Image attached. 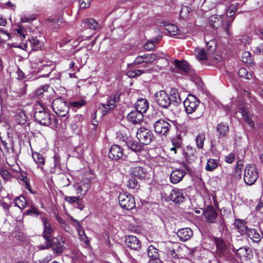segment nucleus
<instances>
[{"instance_id": "nucleus-1", "label": "nucleus", "mask_w": 263, "mask_h": 263, "mask_svg": "<svg viewBox=\"0 0 263 263\" xmlns=\"http://www.w3.org/2000/svg\"><path fill=\"white\" fill-rule=\"evenodd\" d=\"M258 176L259 173L255 164H249L245 166L243 180L247 184L251 185L254 184Z\"/></svg>"}, {"instance_id": "nucleus-2", "label": "nucleus", "mask_w": 263, "mask_h": 263, "mask_svg": "<svg viewBox=\"0 0 263 263\" xmlns=\"http://www.w3.org/2000/svg\"><path fill=\"white\" fill-rule=\"evenodd\" d=\"M52 107L55 114L62 117L66 116L69 109L67 102L62 97L58 98L52 101Z\"/></svg>"}, {"instance_id": "nucleus-3", "label": "nucleus", "mask_w": 263, "mask_h": 263, "mask_svg": "<svg viewBox=\"0 0 263 263\" xmlns=\"http://www.w3.org/2000/svg\"><path fill=\"white\" fill-rule=\"evenodd\" d=\"M41 220L43 226V237L46 240V246L41 247L42 249H48L51 245V238L54 233V229L52 227L49 221L44 217H41Z\"/></svg>"}, {"instance_id": "nucleus-4", "label": "nucleus", "mask_w": 263, "mask_h": 263, "mask_svg": "<svg viewBox=\"0 0 263 263\" xmlns=\"http://www.w3.org/2000/svg\"><path fill=\"white\" fill-rule=\"evenodd\" d=\"M120 206L126 210H130L136 206L134 197L128 193H120L118 196Z\"/></svg>"}, {"instance_id": "nucleus-5", "label": "nucleus", "mask_w": 263, "mask_h": 263, "mask_svg": "<svg viewBox=\"0 0 263 263\" xmlns=\"http://www.w3.org/2000/svg\"><path fill=\"white\" fill-rule=\"evenodd\" d=\"M215 243L216 246V255L220 257H227L230 252V243L219 238L215 239Z\"/></svg>"}, {"instance_id": "nucleus-6", "label": "nucleus", "mask_w": 263, "mask_h": 263, "mask_svg": "<svg viewBox=\"0 0 263 263\" xmlns=\"http://www.w3.org/2000/svg\"><path fill=\"white\" fill-rule=\"evenodd\" d=\"M41 110H36L34 112V119L39 124L44 126H49L52 124L51 115L45 111L42 106H41Z\"/></svg>"}, {"instance_id": "nucleus-7", "label": "nucleus", "mask_w": 263, "mask_h": 263, "mask_svg": "<svg viewBox=\"0 0 263 263\" xmlns=\"http://www.w3.org/2000/svg\"><path fill=\"white\" fill-rule=\"evenodd\" d=\"M185 111L187 114H191L198 110L199 101L193 95H189L183 102Z\"/></svg>"}, {"instance_id": "nucleus-8", "label": "nucleus", "mask_w": 263, "mask_h": 263, "mask_svg": "<svg viewBox=\"0 0 263 263\" xmlns=\"http://www.w3.org/2000/svg\"><path fill=\"white\" fill-rule=\"evenodd\" d=\"M137 137L142 144L147 145L150 143L154 138L151 131L145 127H141L137 130Z\"/></svg>"}, {"instance_id": "nucleus-9", "label": "nucleus", "mask_w": 263, "mask_h": 263, "mask_svg": "<svg viewBox=\"0 0 263 263\" xmlns=\"http://www.w3.org/2000/svg\"><path fill=\"white\" fill-rule=\"evenodd\" d=\"M155 100L158 105L167 108L171 104L172 99L164 90L157 91L155 95Z\"/></svg>"}, {"instance_id": "nucleus-10", "label": "nucleus", "mask_w": 263, "mask_h": 263, "mask_svg": "<svg viewBox=\"0 0 263 263\" xmlns=\"http://www.w3.org/2000/svg\"><path fill=\"white\" fill-rule=\"evenodd\" d=\"M171 127V124L164 119H159L154 124L155 132L160 135L166 136L170 132Z\"/></svg>"}, {"instance_id": "nucleus-11", "label": "nucleus", "mask_w": 263, "mask_h": 263, "mask_svg": "<svg viewBox=\"0 0 263 263\" xmlns=\"http://www.w3.org/2000/svg\"><path fill=\"white\" fill-rule=\"evenodd\" d=\"M125 242L127 247L132 250L138 251L141 248L140 241L134 235L126 236Z\"/></svg>"}, {"instance_id": "nucleus-12", "label": "nucleus", "mask_w": 263, "mask_h": 263, "mask_svg": "<svg viewBox=\"0 0 263 263\" xmlns=\"http://www.w3.org/2000/svg\"><path fill=\"white\" fill-rule=\"evenodd\" d=\"M169 198L171 201L176 204H180L182 203L185 199L182 190L175 188L172 190L170 193Z\"/></svg>"}, {"instance_id": "nucleus-13", "label": "nucleus", "mask_w": 263, "mask_h": 263, "mask_svg": "<svg viewBox=\"0 0 263 263\" xmlns=\"http://www.w3.org/2000/svg\"><path fill=\"white\" fill-rule=\"evenodd\" d=\"M109 157L115 160L123 159V152L122 148L118 145H113L109 149Z\"/></svg>"}, {"instance_id": "nucleus-14", "label": "nucleus", "mask_w": 263, "mask_h": 263, "mask_svg": "<svg viewBox=\"0 0 263 263\" xmlns=\"http://www.w3.org/2000/svg\"><path fill=\"white\" fill-rule=\"evenodd\" d=\"M76 190V195L83 199L90 187V182H82L81 183H78L74 185Z\"/></svg>"}, {"instance_id": "nucleus-15", "label": "nucleus", "mask_w": 263, "mask_h": 263, "mask_svg": "<svg viewBox=\"0 0 263 263\" xmlns=\"http://www.w3.org/2000/svg\"><path fill=\"white\" fill-rule=\"evenodd\" d=\"M203 214L209 223H215L217 218V213L213 206L207 207L203 212Z\"/></svg>"}, {"instance_id": "nucleus-16", "label": "nucleus", "mask_w": 263, "mask_h": 263, "mask_svg": "<svg viewBox=\"0 0 263 263\" xmlns=\"http://www.w3.org/2000/svg\"><path fill=\"white\" fill-rule=\"evenodd\" d=\"M183 155L189 163H191L196 160L197 159L196 149L195 148L187 146L183 149Z\"/></svg>"}, {"instance_id": "nucleus-17", "label": "nucleus", "mask_w": 263, "mask_h": 263, "mask_svg": "<svg viewBox=\"0 0 263 263\" xmlns=\"http://www.w3.org/2000/svg\"><path fill=\"white\" fill-rule=\"evenodd\" d=\"M128 120L134 124H141L143 121V113L135 110L132 111L127 115Z\"/></svg>"}, {"instance_id": "nucleus-18", "label": "nucleus", "mask_w": 263, "mask_h": 263, "mask_svg": "<svg viewBox=\"0 0 263 263\" xmlns=\"http://www.w3.org/2000/svg\"><path fill=\"white\" fill-rule=\"evenodd\" d=\"M120 95L119 93L112 95L108 98L106 104H102L103 107L106 109V112L115 107L116 103L120 100Z\"/></svg>"}, {"instance_id": "nucleus-19", "label": "nucleus", "mask_w": 263, "mask_h": 263, "mask_svg": "<svg viewBox=\"0 0 263 263\" xmlns=\"http://www.w3.org/2000/svg\"><path fill=\"white\" fill-rule=\"evenodd\" d=\"M236 255L240 259H251L253 256L252 251L248 247H241L237 250Z\"/></svg>"}, {"instance_id": "nucleus-20", "label": "nucleus", "mask_w": 263, "mask_h": 263, "mask_svg": "<svg viewBox=\"0 0 263 263\" xmlns=\"http://www.w3.org/2000/svg\"><path fill=\"white\" fill-rule=\"evenodd\" d=\"M185 175V172L180 169L173 170L170 175L171 182L174 184L177 183L181 181Z\"/></svg>"}, {"instance_id": "nucleus-21", "label": "nucleus", "mask_w": 263, "mask_h": 263, "mask_svg": "<svg viewBox=\"0 0 263 263\" xmlns=\"http://www.w3.org/2000/svg\"><path fill=\"white\" fill-rule=\"evenodd\" d=\"M177 234L180 240L186 241L192 237L193 233L190 228H185L179 230Z\"/></svg>"}, {"instance_id": "nucleus-22", "label": "nucleus", "mask_w": 263, "mask_h": 263, "mask_svg": "<svg viewBox=\"0 0 263 263\" xmlns=\"http://www.w3.org/2000/svg\"><path fill=\"white\" fill-rule=\"evenodd\" d=\"M130 172L134 177L140 179L145 178L147 174V170L142 166L132 167L130 168Z\"/></svg>"}, {"instance_id": "nucleus-23", "label": "nucleus", "mask_w": 263, "mask_h": 263, "mask_svg": "<svg viewBox=\"0 0 263 263\" xmlns=\"http://www.w3.org/2000/svg\"><path fill=\"white\" fill-rule=\"evenodd\" d=\"M175 66L185 73H192V70L188 62L186 61H175Z\"/></svg>"}, {"instance_id": "nucleus-24", "label": "nucleus", "mask_w": 263, "mask_h": 263, "mask_svg": "<svg viewBox=\"0 0 263 263\" xmlns=\"http://www.w3.org/2000/svg\"><path fill=\"white\" fill-rule=\"evenodd\" d=\"M2 145L6 152L13 153V141L12 138L7 137L5 139L2 140Z\"/></svg>"}, {"instance_id": "nucleus-25", "label": "nucleus", "mask_w": 263, "mask_h": 263, "mask_svg": "<svg viewBox=\"0 0 263 263\" xmlns=\"http://www.w3.org/2000/svg\"><path fill=\"white\" fill-rule=\"evenodd\" d=\"M209 25L214 29H218L223 23L222 18L218 15L211 16L209 18Z\"/></svg>"}, {"instance_id": "nucleus-26", "label": "nucleus", "mask_w": 263, "mask_h": 263, "mask_svg": "<svg viewBox=\"0 0 263 263\" xmlns=\"http://www.w3.org/2000/svg\"><path fill=\"white\" fill-rule=\"evenodd\" d=\"M173 147L170 149L171 151L177 153V149H180L182 145V139L180 135H177L172 139Z\"/></svg>"}, {"instance_id": "nucleus-27", "label": "nucleus", "mask_w": 263, "mask_h": 263, "mask_svg": "<svg viewBox=\"0 0 263 263\" xmlns=\"http://www.w3.org/2000/svg\"><path fill=\"white\" fill-rule=\"evenodd\" d=\"M126 144L127 146L130 149L135 152H140L143 149V144H142L140 142H138L134 140H128Z\"/></svg>"}, {"instance_id": "nucleus-28", "label": "nucleus", "mask_w": 263, "mask_h": 263, "mask_svg": "<svg viewBox=\"0 0 263 263\" xmlns=\"http://www.w3.org/2000/svg\"><path fill=\"white\" fill-rule=\"evenodd\" d=\"M246 234L254 242H259L261 241V236L256 229H249Z\"/></svg>"}, {"instance_id": "nucleus-29", "label": "nucleus", "mask_w": 263, "mask_h": 263, "mask_svg": "<svg viewBox=\"0 0 263 263\" xmlns=\"http://www.w3.org/2000/svg\"><path fill=\"white\" fill-rule=\"evenodd\" d=\"M229 125L227 123L222 122L217 125L216 131L218 133L219 138L227 136L229 133Z\"/></svg>"}, {"instance_id": "nucleus-30", "label": "nucleus", "mask_w": 263, "mask_h": 263, "mask_svg": "<svg viewBox=\"0 0 263 263\" xmlns=\"http://www.w3.org/2000/svg\"><path fill=\"white\" fill-rule=\"evenodd\" d=\"M148 108V102L144 99H138L136 104V110L143 113L146 111Z\"/></svg>"}, {"instance_id": "nucleus-31", "label": "nucleus", "mask_w": 263, "mask_h": 263, "mask_svg": "<svg viewBox=\"0 0 263 263\" xmlns=\"http://www.w3.org/2000/svg\"><path fill=\"white\" fill-rule=\"evenodd\" d=\"M82 23L84 25L85 27H87L90 29L96 30L99 27L98 23L92 18H85L83 20Z\"/></svg>"}, {"instance_id": "nucleus-32", "label": "nucleus", "mask_w": 263, "mask_h": 263, "mask_svg": "<svg viewBox=\"0 0 263 263\" xmlns=\"http://www.w3.org/2000/svg\"><path fill=\"white\" fill-rule=\"evenodd\" d=\"M32 157L34 162L36 163L38 167L42 170H43V166L45 164V159L43 156L37 152H32Z\"/></svg>"}, {"instance_id": "nucleus-33", "label": "nucleus", "mask_w": 263, "mask_h": 263, "mask_svg": "<svg viewBox=\"0 0 263 263\" xmlns=\"http://www.w3.org/2000/svg\"><path fill=\"white\" fill-rule=\"evenodd\" d=\"M235 226L238 231L242 235L246 234L249 230L243 221L241 220H236L235 222Z\"/></svg>"}, {"instance_id": "nucleus-34", "label": "nucleus", "mask_w": 263, "mask_h": 263, "mask_svg": "<svg viewBox=\"0 0 263 263\" xmlns=\"http://www.w3.org/2000/svg\"><path fill=\"white\" fill-rule=\"evenodd\" d=\"M195 52L197 58L199 60H205L208 59L209 52H206L204 49L202 48H197Z\"/></svg>"}, {"instance_id": "nucleus-35", "label": "nucleus", "mask_w": 263, "mask_h": 263, "mask_svg": "<svg viewBox=\"0 0 263 263\" xmlns=\"http://www.w3.org/2000/svg\"><path fill=\"white\" fill-rule=\"evenodd\" d=\"M165 29L167 31V33L171 36H174L178 34L179 29L178 27L173 24H167L164 25Z\"/></svg>"}, {"instance_id": "nucleus-36", "label": "nucleus", "mask_w": 263, "mask_h": 263, "mask_svg": "<svg viewBox=\"0 0 263 263\" xmlns=\"http://www.w3.org/2000/svg\"><path fill=\"white\" fill-rule=\"evenodd\" d=\"M241 114L246 122L251 127H253L254 124L252 120L251 114L246 108H243L241 110Z\"/></svg>"}, {"instance_id": "nucleus-37", "label": "nucleus", "mask_w": 263, "mask_h": 263, "mask_svg": "<svg viewBox=\"0 0 263 263\" xmlns=\"http://www.w3.org/2000/svg\"><path fill=\"white\" fill-rule=\"evenodd\" d=\"M219 165V162L216 159H210L208 160L205 170L207 171L212 172L216 169Z\"/></svg>"}, {"instance_id": "nucleus-38", "label": "nucleus", "mask_w": 263, "mask_h": 263, "mask_svg": "<svg viewBox=\"0 0 263 263\" xmlns=\"http://www.w3.org/2000/svg\"><path fill=\"white\" fill-rule=\"evenodd\" d=\"M49 88V86L47 84H45L41 86L35 91V95L39 97H42L44 96H47L48 93V89Z\"/></svg>"}, {"instance_id": "nucleus-39", "label": "nucleus", "mask_w": 263, "mask_h": 263, "mask_svg": "<svg viewBox=\"0 0 263 263\" xmlns=\"http://www.w3.org/2000/svg\"><path fill=\"white\" fill-rule=\"evenodd\" d=\"M65 243V240L62 238H60V240L55 243L54 241L53 243L51 242L50 246H52V248L55 250L56 252L59 253H61L63 252L64 249L63 245Z\"/></svg>"}, {"instance_id": "nucleus-40", "label": "nucleus", "mask_w": 263, "mask_h": 263, "mask_svg": "<svg viewBox=\"0 0 263 263\" xmlns=\"http://www.w3.org/2000/svg\"><path fill=\"white\" fill-rule=\"evenodd\" d=\"M15 204L20 209H25L27 206V202L24 196H20L15 199Z\"/></svg>"}, {"instance_id": "nucleus-41", "label": "nucleus", "mask_w": 263, "mask_h": 263, "mask_svg": "<svg viewBox=\"0 0 263 263\" xmlns=\"http://www.w3.org/2000/svg\"><path fill=\"white\" fill-rule=\"evenodd\" d=\"M127 71V75L130 78H134L140 76L142 73H145L146 70L141 69H135V68H129Z\"/></svg>"}, {"instance_id": "nucleus-42", "label": "nucleus", "mask_w": 263, "mask_h": 263, "mask_svg": "<svg viewBox=\"0 0 263 263\" xmlns=\"http://www.w3.org/2000/svg\"><path fill=\"white\" fill-rule=\"evenodd\" d=\"M147 255L150 259L158 258V250L153 246H150L147 250Z\"/></svg>"}, {"instance_id": "nucleus-43", "label": "nucleus", "mask_w": 263, "mask_h": 263, "mask_svg": "<svg viewBox=\"0 0 263 263\" xmlns=\"http://www.w3.org/2000/svg\"><path fill=\"white\" fill-rule=\"evenodd\" d=\"M77 230L80 240L86 245H87L89 242V240L82 227L77 229Z\"/></svg>"}, {"instance_id": "nucleus-44", "label": "nucleus", "mask_w": 263, "mask_h": 263, "mask_svg": "<svg viewBox=\"0 0 263 263\" xmlns=\"http://www.w3.org/2000/svg\"><path fill=\"white\" fill-rule=\"evenodd\" d=\"M159 40L157 39H153L151 41H147L144 45V48L145 49L147 50H153L155 45L158 44Z\"/></svg>"}, {"instance_id": "nucleus-45", "label": "nucleus", "mask_w": 263, "mask_h": 263, "mask_svg": "<svg viewBox=\"0 0 263 263\" xmlns=\"http://www.w3.org/2000/svg\"><path fill=\"white\" fill-rule=\"evenodd\" d=\"M144 59L143 55L138 56L133 63L127 65V67L128 68H135L136 66L144 63Z\"/></svg>"}, {"instance_id": "nucleus-46", "label": "nucleus", "mask_w": 263, "mask_h": 263, "mask_svg": "<svg viewBox=\"0 0 263 263\" xmlns=\"http://www.w3.org/2000/svg\"><path fill=\"white\" fill-rule=\"evenodd\" d=\"M171 96L173 101L176 103H179L181 101L180 95L177 89L173 88L171 89Z\"/></svg>"}, {"instance_id": "nucleus-47", "label": "nucleus", "mask_w": 263, "mask_h": 263, "mask_svg": "<svg viewBox=\"0 0 263 263\" xmlns=\"http://www.w3.org/2000/svg\"><path fill=\"white\" fill-rule=\"evenodd\" d=\"M18 178L20 180H22L24 182L26 188L30 191L31 188L29 183V179L27 177V174L25 172L21 173Z\"/></svg>"}, {"instance_id": "nucleus-48", "label": "nucleus", "mask_w": 263, "mask_h": 263, "mask_svg": "<svg viewBox=\"0 0 263 263\" xmlns=\"http://www.w3.org/2000/svg\"><path fill=\"white\" fill-rule=\"evenodd\" d=\"M42 214V212L39 211L37 208H36L35 206H34L33 205H31L30 209L29 210H26L25 213L24 215H36L38 216Z\"/></svg>"}, {"instance_id": "nucleus-49", "label": "nucleus", "mask_w": 263, "mask_h": 263, "mask_svg": "<svg viewBox=\"0 0 263 263\" xmlns=\"http://www.w3.org/2000/svg\"><path fill=\"white\" fill-rule=\"evenodd\" d=\"M242 61L249 65L252 64V60L251 56V53L248 51H244L241 56Z\"/></svg>"}, {"instance_id": "nucleus-50", "label": "nucleus", "mask_w": 263, "mask_h": 263, "mask_svg": "<svg viewBox=\"0 0 263 263\" xmlns=\"http://www.w3.org/2000/svg\"><path fill=\"white\" fill-rule=\"evenodd\" d=\"M238 75L240 77L248 80L250 79L252 77V73L249 72L247 69L244 68H242L239 69Z\"/></svg>"}, {"instance_id": "nucleus-51", "label": "nucleus", "mask_w": 263, "mask_h": 263, "mask_svg": "<svg viewBox=\"0 0 263 263\" xmlns=\"http://www.w3.org/2000/svg\"><path fill=\"white\" fill-rule=\"evenodd\" d=\"M28 40L34 50H38L41 47V43L37 38L31 37Z\"/></svg>"}, {"instance_id": "nucleus-52", "label": "nucleus", "mask_w": 263, "mask_h": 263, "mask_svg": "<svg viewBox=\"0 0 263 263\" xmlns=\"http://www.w3.org/2000/svg\"><path fill=\"white\" fill-rule=\"evenodd\" d=\"M144 58V63H152L158 58V56L156 54H144L143 55Z\"/></svg>"}, {"instance_id": "nucleus-53", "label": "nucleus", "mask_w": 263, "mask_h": 263, "mask_svg": "<svg viewBox=\"0 0 263 263\" xmlns=\"http://www.w3.org/2000/svg\"><path fill=\"white\" fill-rule=\"evenodd\" d=\"M191 10V8L184 6L182 7L180 12V15L183 19H186L189 16V13Z\"/></svg>"}, {"instance_id": "nucleus-54", "label": "nucleus", "mask_w": 263, "mask_h": 263, "mask_svg": "<svg viewBox=\"0 0 263 263\" xmlns=\"http://www.w3.org/2000/svg\"><path fill=\"white\" fill-rule=\"evenodd\" d=\"M16 120L19 124H24L27 121V116L24 112H21L16 116Z\"/></svg>"}, {"instance_id": "nucleus-55", "label": "nucleus", "mask_w": 263, "mask_h": 263, "mask_svg": "<svg viewBox=\"0 0 263 263\" xmlns=\"http://www.w3.org/2000/svg\"><path fill=\"white\" fill-rule=\"evenodd\" d=\"M205 139V136L204 134H199L196 137V144L199 148L203 147V143Z\"/></svg>"}, {"instance_id": "nucleus-56", "label": "nucleus", "mask_w": 263, "mask_h": 263, "mask_svg": "<svg viewBox=\"0 0 263 263\" xmlns=\"http://www.w3.org/2000/svg\"><path fill=\"white\" fill-rule=\"evenodd\" d=\"M65 200L70 204H73L74 203H77L80 200H81V197L77 195V196H65Z\"/></svg>"}, {"instance_id": "nucleus-57", "label": "nucleus", "mask_w": 263, "mask_h": 263, "mask_svg": "<svg viewBox=\"0 0 263 263\" xmlns=\"http://www.w3.org/2000/svg\"><path fill=\"white\" fill-rule=\"evenodd\" d=\"M127 185L129 188L135 189L138 186V181L135 178L133 177L129 179Z\"/></svg>"}, {"instance_id": "nucleus-58", "label": "nucleus", "mask_w": 263, "mask_h": 263, "mask_svg": "<svg viewBox=\"0 0 263 263\" xmlns=\"http://www.w3.org/2000/svg\"><path fill=\"white\" fill-rule=\"evenodd\" d=\"M236 10V7L234 5H231L228 8L227 12V16L229 17H232L234 16Z\"/></svg>"}, {"instance_id": "nucleus-59", "label": "nucleus", "mask_w": 263, "mask_h": 263, "mask_svg": "<svg viewBox=\"0 0 263 263\" xmlns=\"http://www.w3.org/2000/svg\"><path fill=\"white\" fill-rule=\"evenodd\" d=\"M0 175L6 180H8L11 177L8 171L4 169L0 170Z\"/></svg>"}, {"instance_id": "nucleus-60", "label": "nucleus", "mask_w": 263, "mask_h": 263, "mask_svg": "<svg viewBox=\"0 0 263 263\" xmlns=\"http://www.w3.org/2000/svg\"><path fill=\"white\" fill-rule=\"evenodd\" d=\"M80 6L81 8H88L90 5V0H79Z\"/></svg>"}, {"instance_id": "nucleus-61", "label": "nucleus", "mask_w": 263, "mask_h": 263, "mask_svg": "<svg viewBox=\"0 0 263 263\" xmlns=\"http://www.w3.org/2000/svg\"><path fill=\"white\" fill-rule=\"evenodd\" d=\"M233 18L231 19V21H228L224 28H223V34L222 35H228L229 34V29L230 27L231 26V23L233 21Z\"/></svg>"}, {"instance_id": "nucleus-62", "label": "nucleus", "mask_w": 263, "mask_h": 263, "mask_svg": "<svg viewBox=\"0 0 263 263\" xmlns=\"http://www.w3.org/2000/svg\"><path fill=\"white\" fill-rule=\"evenodd\" d=\"M235 155L234 153H231L225 157V161L229 163H232L235 160Z\"/></svg>"}, {"instance_id": "nucleus-63", "label": "nucleus", "mask_w": 263, "mask_h": 263, "mask_svg": "<svg viewBox=\"0 0 263 263\" xmlns=\"http://www.w3.org/2000/svg\"><path fill=\"white\" fill-rule=\"evenodd\" d=\"M171 249H172L171 248ZM168 255L174 259H178L179 258L178 255L176 253L174 249H170Z\"/></svg>"}, {"instance_id": "nucleus-64", "label": "nucleus", "mask_w": 263, "mask_h": 263, "mask_svg": "<svg viewBox=\"0 0 263 263\" xmlns=\"http://www.w3.org/2000/svg\"><path fill=\"white\" fill-rule=\"evenodd\" d=\"M84 101L83 100H81L80 101H75L71 103V105L72 106L75 107H80L82 106L83 105H84Z\"/></svg>"}]
</instances>
